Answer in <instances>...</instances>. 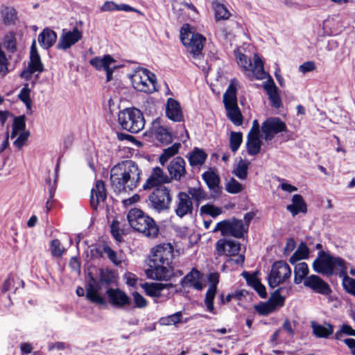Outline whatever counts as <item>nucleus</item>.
<instances>
[{
  "label": "nucleus",
  "instance_id": "nucleus-2",
  "mask_svg": "<svg viewBox=\"0 0 355 355\" xmlns=\"http://www.w3.org/2000/svg\"><path fill=\"white\" fill-rule=\"evenodd\" d=\"M173 257V248L170 243H163L153 248L149 260L147 277L155 280H168L173 275L170 266Z\"/></svg>",
  "mask_w": 355,
  "mask_h": 355
},
{
  "label": "nucleus",
  "instance_id": "nucleus-16",
  "mask_svg": "<svg viewBox=\"0 0 355 355\" xmlns=\"http://www.w3.org/2000/svg\"><path fill=\"white\" fill-rule=\"evenodd\" d=\"M193 204L191 197L187 192L180 191L176 196L174 211L177 216L183 218L192 214Z\"/></svg>",
  "mask_w": 355,
  "mask_h": 355
},
{
  "label": "nucleus",
  "instance_id": "nucleus-20",
  "mask_svg": "<svg viewBox=\"0 0 355 355\" xmlns=\"http://www.w3.org/2000/svg\"><path fill=\"white\" fill-rule=\"evenodd\" d=\"M167 169L171 176L170 180H180L187 173L185 162L180 157H177L171 160Z\"/></svg>",
  "mask_w": 355,
  "mask_h": 355
},
{
  "label": "nucleus",
  "instance_id": "nucleus-34",
  "mask_svg": "<svg viewBox=\"0 0 355 355\" xmlns=\"http://www.w3.org/2000/svg\"><path fill=\"white\" fill-rule=\"evenodd\" d=\"M202 177L210 189L216 193L219 192V178L215 173L207 171L202 175Z\"/></svg>",
  "mask_w": 355,
  "mask_h": 355
},
{
  "label": "nucleus",
  "instance_id": "nucleus-56",
  "mask_svg": "<svg viewBox=\"0 0 355 355\" xmlns=\"http://www.w3.org/2000/svg\"><path fill=\"white\" fill-rule=\"evenodd\" d=\"M29 135L30 133L28 131L21 132L17 139L14 141V145L18 148H21L25 144Z\"/></svg>",
  "mask_w": 355,
  "mask_h": 355
},
{
  "label": "nucleus",
  "instance_id": "nucleus-21",
  "mask_svg": "<svg viewBox=\"0 0 355 355\" xmlns=\"http://www.w3.org/2000/svg\"><path fill=\"white\" fill-rule=\"evenodd\" d=\"M107 198V191L105 183L103 180H97L94 187L91 190L90 203L94 209H97L101 202H104Z\"/></svg>",
  "mask_w": 355,
  "mask_h": 355
},
{
  "label": "nucleus",
  "instance_id": "nucleus-60",
  "mask_svg": "<svg viewBox=\"0 0 355 355\" xmlns=\"http://www.w3.org/2000/svg\"><path fill=\"white\" fill-rule=\"evenodd\" d=\"M234 174L240 179L244 178V161L241 158L236 167L234 169Z\"/></svg>",
  "mask_w": 355,
  "mask_h": 355
},
{
  "label": "nucleus",
  "instance_id": "nucleus-13",
  "mask_svg": "<svg viewBox=\"0 0 355 355\" xmlns=\"http://www.w3.org/2000/svg\"><path fill=\"white\" fill-rule=\"evenodd\" d=\"M83 38V31L73 27L71 30L63 28L59 37L57 49L66 51L77 44Z\"/></svg>",
  "mask_w": 355,
  "mask_h": 355
},
{
  "label": "nucleus",
  "instance_id": "nucleus-50",
  "mask_svg": "<svg viewBox=\"0 0 355 355\" xmlns=\"http://www.w3.org/2000/svg\"><path fill=\"white\" fill-rule=\"evenodd\" d=\"M263 87L268 95V97L278 93V88L275 85L271 76H269V78L263 83Z\"/></svg>",
  "mask_w": 355,
  "mask_h": 355
},
{
  "label": "nucleus",
  "instance_id": "nucleus-32",
  "mask_svg": "<svg viewBox=\"0 0 355 355\" xmlns=\"http://www.w3.org/2000/svg\"><path fill=\"white\" fill-rule=\"evenodd\" d=\"M260 137V134H253L252 132L248 133V142L246 145L248 153L250 155H254L259 153L262 144Z\"/></svg>",
  "mask_w": 355,
  "mask_h": 355
},
{
  "label": "nucleus",
  "instance_id": "nucleus-39",
  "mask_svg": "<svg viewBox=\"0 0 355 355\" xmlns=\"http://www.w3.org/2000/svg\"><path fill=\"white\" fill-rule=\"evenodd\" d=\"M212 7L215 11L216 20H225L229 18L230 14L224 4L216 1L212 3Z\"/></svg>",
  "mask_w": 355,
  "mask_h": 355
},
{
  "label": "nucleus",
  "instance_id": "nucleus-25",
  "mask_svg": "<svg viewBox=\"0 0 355 355\" xmlns=\"http://www.w3.org/2000/svg\"><path fill=\"white\" fill-rule=\"evenodd\" d=\"M250 69L252 76L258 80L268 79L270 76L263 69V63L257 53H254L252 61L250 60Z\"/></svg>",
  "mask_w": 355,
  "mask_h": 355
},
{
  "label": "nucleus",
  "instance_id": "nucleus-48",
  "mask_svg": "<svg viewBox=\"0 0 355 355\" xmlns=\"http://www.w3.org/2000/svg\"><path fill=\"white\" fill-rule=\"evenodd\" d=\"M201 273L196 269L193 268L182 280V285L192 284L196 280H200Z\"/></svg>",
  "mask_w": 355,
  "mask_h": 355
},
{
  "label": "nucleus",
  "instance_id": "nucleus-49",
  "mask_svg": "<svg viewBox=\"0 0 355 355\" xmlns=\"http://www.w3.org/2000/svg\"><path fill=\"white\" fill-rule=\"evenodd\" d=\"M30 92H31V90L28 87V85L26 84L21 89V90L19 94V98L25 103V105L28 110H31V100L30 98Z\"/></svg>",
  "mask_w": 355,
  "mask_h": 355
},
{
  "label": "nucleus",
  "instance_id": "nucleus-61",
  "mask_svg": "<svg viewBox=\"0 0 355 355\" xmlns=\"http://www.w3.org/2000/svg\"><path fill=\"white\" fill-rule=\"evenodd\" d=\"M208 281L210 284L209 288L217 290V285L219 282V274L218 272H212L208 275Z\"/></svg>",
  "mask_w": 355,
  "mask_h": 355
},
{
  "label": "nucleus",
  "instance_id": "nucleus-6",
  "mask_svg": "<svg viewBox=\"0 0 355 355\" xmlns=\"http://www.w3.org/2000/svg\"><path fill=\"white\" fill-rule=\"evenodd\" d=\"M118 121L121 128L131 133H138L145 125L142 112L137 108H126L119 112Z\"/></svg>",
  "mask_w": 355,
  "mask_h": 355
},
{
  "label": "nucleus",
  "instance_id": "nucleus-15",
  "mask_svg": "<svg viewBox=\"0 0 355 355\" xmlns=\"http://www.w3.org/2000/svg\"><path fill=\"white\" fill-rule=\"evenodd\" d=\"M44 71V65L41 61L40 56L37 52L36 43L34 40L31 46L30 62L28 68L24 70L20 76L25 79H30L31 75L35 72L41 73Z\"/></svg>",
  "mask_w": 355,
  "mask_h": 355
},
{
  "label": "nucleus",
  "instance_id": "nucleus-63",
  "mask_svg": "<svg viewBox=\"0 0 355 355\" xmlns=\"http://www.w3.org/2000/svg\"><path fill=\"white\" fill-rule=\"evenodd\" d=\"M126 280V284L130 286H135L137 284V277L135 275L131 272H126L124 275Z\"/></svg>",
  "mask_w": 355,
  "mask_h": 355
},
{
  "label": "nucleus",
  "instance_id": "nucleus-4",
  "mask_svg": "<svg viewBox=\"0 0 355 355\" xmlns=\"http://www.w3.org/2000/svg\"><path fill=\"white\" fill-rule=\"evenodd\" d=\"M129 225L136 231L148 238H155L159 234V227L153 218L139 209H132L127 214Z\"/></svg>",
  "mask_w": 355,
  "mask_h": 355
},
{
  "label": "nucleus",
  "instance_id": "nucleus-28",
  "mask_svg": "<svg viewBox=\"0 0 355 355\" xmlns=\"http://www.w3.org/2000/svg\"><path fill=\"white\" fill-rule=\"evenodd\" d=\"M37 40L42 48L48 49L55 43L57 34L53 30L46 28L39 34Z\"/></svg>",
  "mask_w": 355,
  "mask_h": 355
},
{
  "label": "nucleus",
  "instance_id": "nucleus-35",
  "mask_svg": "<svg viewBox=\"0 0 355 355\" xmlns=\"http://www.w3.org/2000/svg\"><path fill=\"white\" fill-rule=\"evenodd\" d=\"M1 16L6 25L15 24L17 20L16 10L12 7H4L1 10Z\"/></svg>",
  "mask_w": 355,
  "mask_h": 355
},
{
  "label": "nucleus",
  "instance_id": "nucleus-7",
  "mask_svg": "<svg viewBox=\"0 0 355 355\" xmlns=\"http://www.w3.org/2000/svg\"><path fill=\"white\" fill-rule=\"evenodd\" d=\"M115 279L116 276L113 271L108 269L101 270L98 282L95 284L94 279H92L93 282H89L87 286L86 298L91 302L100 305L105 304V299L98 293L101 285L109 286L115 282Z\"/></svg>",
  "mask_w": 355,
  "mask_h": 355
},
{
  "label": "nucleus",
  "instance_id": "nucleus-8",
  "mask_svg": "<svg viewBox=\"0 0 355 355\" xmlns=\"http://www.w3.org/2000/svg\"><path fill=\"white\" fill-rule=\"evenodd\" d=\"M180 39L194 58L197 59L202 56V51L206 40L204 36L192 32L190 26L185 24L180 30Z\"/></svg>",
  "mask_w": 355,
  "mask_h": 355
},
{
  "label": "nucleus",
  "instance_id": "nucleus-41",
  "mask_svg": "<svg viewBox=\"0 0 355 355\" xmlns=\"http://www.w3.org/2000/svg\"><path fill=\"white\" fill-rule=\"evenodd\" d=\"M180 147V144L175 143L173 144L171 146L165 148L163 151V153L159 157V162L160 163L164 165L165 162H167V160L172 156H174L176 155L178 151L179 148Z\"/></svg>",
  "mask_w": 355,
  "mask_h": 355
},
{
  "label": "nucleus",
  "instance_id": "nucleus-5",
  "mask_svg": "<svg viewBox=\"0 0 355 355\" xmlns=\"http://www.w3.org/2000/svg\"><path fill=\"white\" fill-rule=\"evenodd\" d=\"M238 86V80L235 78L232 79L223 96L227 116L235 125H241L243 122V116L237 104L236 92Z\"/></svg>",
  "mask_w": 355,
  "mask_h": 355
},
{
  "label": "nucleus",
  "instance_id": "nucleus-9",
  "mask_svg": "<svg viewBox=\"0 0 355 355\" xmlns=\"http://www.w3.org/2000/svg\"><path fill=\"white\" fill-rule=\"evenodd\" d=\"M133 87L141 92L153 93L156 90L155 76L146 69L138 68L131 76Z\"/></svg>",
  "mask_w": 355,
  "mask_h": 355
},
{
  "label": "nucleus",
  "instance_id": "nucleus-46",
  "mask_svg": "<svg viewBox=\"0 0 355 355\" xmlns=\"http://www.w3.org/2000/svg\"><path fill=\"white\" fill-rule=\"evenodd\" d=\"M103 252L115 266H119L122 263L123 259L121 256L117 254L110 246L105 245L103 247Z\"/></svg>",
  "mask_w": 355,
  "mask_h": 355
},
{
  "label": "nucleus",
  "instance_id": "nucleus-37",
  "mask_svg": "<svg viewBox=\"0 0 355 355\" xmlns=\"http://www.w3.org/2000/svg\"><path fill=\"white\" fill-rule=\"evenodd\" d=\"M309 254V250L304 243H301L297 250L291 257L289 261L292 264H295L301 259H306Z\"/></svg>",
  "mask_w": 355,
  "mask_h": 355
},
{
  "label": "nucleus",
  "instance_id": "nucleus-51",
  "mask_svg": "<svg viewBox=\"0 0 355 355\" xmlns=\"http://www.w3.org/2000/svg\"><path fill=\"white\" fill-rule=\"evenodd\" d=\"M255 310L261 315H267L274 311V306L268 301L266 303H260L254 305Z\"/></svg>",
  "mask_w": 355,
  "mask_h": 355
},
{
  "label": "nucleus",
  "instance_id": "nucleus-26",
  "mask_svg": "<svg viewBox=\"0 0 355 355\" xmlns=\"http://www.w3.org/2000/svg\"><path fill=\"white\" fill-rule=\"evenodd\" d=\"M166 115L173 121L180 122L183 120L182 107L175 99L169 98L166 105Z\"/></svg>",
  "mask_w": 355,
  "mask_h": 355
},
{
  "label": "nucleus",
  "instance_id": "nucleus-27",
  "mask_svg": "<svg viewBox=\"0 0 355 355\" xmlns=\"http://www.w3.org/2000/svg\"><path fill=\"white\" fill-rule=\"evenodd\" d=\"M257 273L258 272L250 274L248 272H245V281L250 286L256 291V292L261 298H266L267 297L266 287L263 284H261L259 279L257 277Z\"/></svg>",
  "mask_w": 355,
  "mask_h": 355
},
{
  "label": "nucleus",
  "instance_id": "nucleus-62",
  "mask_svg": "<svg viewBox=\"0 0 355 355\" xmlns=\"http://www.w3.org/2000/svg\"><path fill=\"white\" fill-rule=\"evenodd\" d=\"M118 4L113 1H106L101 6V10L103 12L117 10Z\"/></svg>",
  "mask_w": 355,
  "mask_h": 355
},
{
  "label": "nucleus",
  "instance_id": "nucleus-23",
  "mask_svg": "<svg viewBox=\"0 0 355 355\" xmlns=\"http://www.w3.org/2000/svg\"><path fill=\"white\" fill-rule=\"evenodd\" d=\"M110 302L116 307H123L130 304L129 297L120 289L109 288L106 291Z\"/></svg>",
  "mask_w": 355,
  "mask_h": 355
},
{
  "label": "nucleus",
  "instance_id": "nucleus-47",
  "mask_svg": "<svg viewBox=\"0 0 355 355\" xmlns=\"http://www.w3.org/2000/svg\"><path fill=\"white\" fill-rule=\"evenodd\" d=\"M216 293V290L209 288L207 291L205 299V304L207 307V310L211 313H214V300Z\"/></svg>",
  "mask_w": 355,
  "mask_h": 355
},
{
  "label": "nucleus",
  "instance_id": "nucleus-11",
  "mask_svg": "<svg viewBox=\"0 0 355 355\" xmlns=\"http://www.w3.org/2000/svg\"><path fill=\"white\" fill-rule=\"evenodd\" d=\"M220 231L223 236L242 238L244 235V223L242 220L232 218L218 223L213 232Z\"/></svg>",
  "mask_w": 355,
  "mask_h": 355
},
{
  "label": "nucleus",
  "instance_id": "nucleus-17",
  "mask_svg": "<svg viewBox=\"0 0 355 355\" xmlns=\"http://www.w3.org/2000/svg\"><path fill=\"white\" fill-rule=\"evenodd\" d=\"M115 62L116 61L110 55H105L102 58L96 56L89 60V64L96 70H104L106 71V80L107 82L112 79L113 71L116 69Z\"/></svg>",
  "mask_w": 355,
  "mask_h": 355
},
{
  "label": "nucleus",
  "instance_id": "nucleus-3",
  "mask_svg": "<svg viewBox=\"0 0 355 355\" xmlns=\"http://www.w3.org/2000/svg\"><path fill=\"white\" fill-rule=\"evenodd\" d=\"M313 268L316 272L324 275L331 276L337 272L340 277L344 275L347 269V263L344 259L339 257H334L324 251H321L314 260Z\"/></svg>",
  "mask_w": 355,
  "mask_h": 355
},
{
  "label": "nucleus",
  "instance_id": "nucleus-55",
  "mask_svg": "<svg viewBox=\"0 0 355 355\" xmlns=\"http://www.w3.org/2000/svg\"><path fill=\"white\" fill-rule=\"evenodd\" d=\"M226 190L231 193H236L241 190V185L236 180L232 178L226 184Z\"/></svg>",
  "mask_w": 355,
  "mask_h": 355
},
{
  "label": "nucleus",
  "instance_id": "nucleus-1",
  "mask_svg": "<svg viewBox=\"0 0 355 355\" xmlns=\"http://www.w3.org/2000/svg\"><path fill=\"white\" fill-rule=\"evenodd\" d=\"M141 171L132 160L128 159L114 166L110 171L111 186L118 193L134 191L141 180Z\"/></svg>",
  "mask_w": 355,
  "mask_h": 355
},
{
  "label": "nucleus",
  "instance_id": "nucleus-42",
  "mask_svg": "<svg viewBox=\"0 0 355 355\" xmlns=\"http://www.w3.org/2000/svg\"><path fill=\"white\" fill-rule=\"evenodd\" d=\"M220 207H218L211 204H207L200 207V213L201 215H209L211 217H216L222 214Z\"/></svg>",
  "mask_w": 355,
  "mask_h": 355
},
{
  "label": "nucleus",
  "instance_id": "nucleus-29",
  "mask_svg": "<svg viewBox=\"0 0 355 355\" xmlns=\"http://www.w3.org/2000/svg\"><path fill=\"white\" fill-rule=\"evenodd\" d=\"M311 327L313 334L319 338H327L334 333V326L330 323H325L324 325H322L312 321Z\"/></svg>",
  "mask_w": 355,
  "mask_h": 355
},
{
  "label": "nucleus",
  "instance_id": "nucleus-14",
  "mask_svg": "<svg viewBox=\"0 0 355 355\" xmlns=\"http://www.w3.org/2000/svg\"><path fill=\"white\" fill-rule=\"evenodd\" d=\"M261 131L266 141L272 140L275 136L282 132H286V123L278 117H270L261 125Z\"/></svg>",
  "mask_w": 355,
  "mask_h": 355
},
{
  "label": "nucleus",
  "instance_id": "nucleus-58",
  "mask_svg": "<svg viewBox=\"0 0 355 355\" xmlns=\"http://www.w3.org/2000/svg\"><path fill=\"white\" fill-rule=\"evenodd\" d=\"M46 182L48 184V190H49V197L48 200H52L55 196V190H56V182H57L56 174L55 175V178H54L53 182H51L50 179L46 180Z\"/></svg>",
  "mask_w": 355,
  "mask_h": 355
},
{
  "label": "nucleus",
  "instance_id": "nucleus-43",
  "mask_svg": "<svg viewBox=\"0 0 355 355\" xmlns=\"http://www.w3.org/2000/svg\"><path fill=\"white\" fill-rule=\"evenodd\" d=\"M243 141V134L241 132L232 131L230 137V147L232 152L235 153L240 147Z\"/></svg>",
  "mask_w": 355,
  "mask_h": 355
},
{
  "label": "nucleus",
  "instance_id": "nucleus-36",
  "mask_svg": "<svg viewBox=\"0 0 355 355\" xmlns=\"http://www.w3.org/2000/svg\"><path fill=\"white\" fill-rule=\"evenodd\" d=\"M2 43L6 50L10 53H15L17 50V35L13 31L6 34L3 38Z\"/></svg>",
  "mask_w": 355,
  "mask_h": 355
},
{
  "label": "nucleus",
  "instance_id": "nucleus-52",
  "mask_svg": "<svg viewBox=\"0 0 355 355\" xmlns=\"http://www.w3.org/2000/svg\"><path fill=\"white\" fill-rule=\"evenodd\" d=\"M51 254L53 257H60L64 252L60 241L58 239L53 240L51 245Z\"/></svg>",
  "mask_w": 355,
  "mask_h": 355
},
{
  "label": "nucleus",
  "instance_id": "nucleus-54",
  "mask_svg": "<svg viewBox=\"0 0 355 355\" xmlns=\"http://www.w3.org/2000/svg\"><path fill=\"white\" fill-rule=\"evenodd\" d=\"M26 117L24 115H21L19 116H16L14 118V122L12 124V127L14 129L19 130V132L25 131L26 123H25Z\"/></svg>",
  "mask_w": 355,
  "mask_h": 355
},
{
  "label": "nucleus",
  "instance_id": "nucleus-33",
  "mask_svg": "<svg viewBox=\"0 0 355 355\" xmlns=\"http://www.w3.org/2000/svg\"><path fill=\"white\" fill-rule=\"evenodd\" d=\"M294 268V283L299 284L304 282V279L307 277L309 270L308 265L305 262H300L295 263Z\"/></svg>",
  "mask_w": 355,
  "mask_h": 355
},
{
  "label": "nucleus",
  "instance_id": "nucleus-12",
  "mask_svg": "<svg viewBox=\"0 0 355 355\" xmlns=\"http://www.w3.org/2000/svg\"><path fill=\"white\" fill-rule=\"evenodd\" d=\"M291 275V270L288 263L284 261L275 262L268 276V284L271 288H275L284 283Z\"/></svg>",
  "mask_w": 355,
  "mask_h": 355
},
{
  "label": "nucleus",
  "instance_id": "nucleus-45",
  "mask_svg": "<svg viewBox=\"0 0 355 355\" xmlns=\"http://www.w3.org/2000/svg\"><path fill=\"white\" fill-rule=\"evenodd\" d=\"M182 313L181 311H178L175 313L171 314L166 317H162L159 320V323L162 325L177 324L181 321Z\"/></svg>",
  "mask_w": 355,
  "mask_h": 355
},
{
  "label": "nucleus",
  "instance_id": "nucleus-44",
  "mask_svg": "<svg viewBox=\"0 0 355 355\" xmlns=\"http://www.w3.org/2000/svg\"><path fill=\"white\" fill-rule=\"evenodd\" d=\"M342 284L345 291L355 297V279L347 276V272L344 275H342Z\"/></svg>",
  "mask_w": 355,
  "mask_h": 355
},
{
  "label": "nucleus",
  "instance_id": "nucleus-30",
  "mask_svg": "<svg viewBox=\"0 0 355 355\" xmlns=\"http://www.w3.org/2000/svg\"><path fill=\"white\" fill-rule=\"evenodd\" d=\"M143 287L146 295L159 298L164 295L162 293L164 289L168 287H172V285L169 284L151 283L145 284Z\"/></svg>",
  "mask_w": 355,
  "mask_h": 355
},
{
  "label": "nucleus",
  "instance_id": "nucleus-10",
  "mask_svg": "<svg viewBox=\"0 0 355 355\" xmlns=\"http://www.w3.org/2000/svg\"><path fill=\"white\" fill-rule=\"evenodd\" d=\"M150 207L157 212L170 209L173 196L171 190L165 186H159L149 195Z\"/></svg>",
  "mask_w": 355,
  "mask_h": 355
},
{
  "label": "nucleus",
  "instance_id": "nucleus-64",
  "mask_svg": "<svg viewBox=\"0 0 355 355\" xmlns=\"http://www.w3.org/2000/svg\"><path fill=\"white\" fill-rule=\"evenodd\" d=\"M296 246V243L293 239H289L287 240L286 245L284 248V254H287L291 252Z\"/></svg>",
  "mask_w": 355,
  "mask_h": 355
},
{
  "label": "nucleus",
  "instance_id": "nucleus-38",
  "mask_svg": "<svg viewBox=\"0 0 355 355\" xmlns=\"http://www.w3.org/2000/svg\"><path fill=\"white\" fill-rule=\"evenodd\" d=\"M206 159L207 154L199 148H195L189 157V161L191 166L202 165Z\"/></svg>",
  "mask_w": 355,
  "mask_h": 355
},
{
  "label": "nucleus",
  "instance_id": "nucleus-31",
  "mask_svg": "<svg viewBox=\"0 0 355 355\" xmlns=\"http://www.w3.org/2000/svg\"><path fill=\"white\" fill-rule=\"evenodd\" d=\"M286 209L293 216H295L300 212L306 213V205L300 195L295 194L292 198V204L288 205Z\"/></svg>",
  "mask_w": 355,
  "mask_h": 355
},
{
  "label": "nucleus",
  "instance_id": "nucleus-18",
  "mask_svg": "<svg viewBox=\"0 0 355 355\" xmlns=\"http://www.w3.org/2000/svg\"><path fill=\"white\" fill-rule=\"evenodd\" d=\"M150 135L155 139L164 144H168L172 141L171 131L161 123L159 119L153 121L150 130Z\"/></svg>",
  "mask_w": 355,
  "mask_h": 355
},
{
  "label": "nucleus",
  "instance_id": "nucleus-24",
  "mask_svg": "<svg viewBox=\"0 0 355 355\" xmlns=\"http://www.w3.org/2000/svg\"><path fill=\"white\" fill-rule=\"evenodd\" d=\"M170 178L166 175L159 167L153 168L150 175L143 185L144 189H150L161 183L170 182Z\"/></svg>",
  "mask_w": 355,
  "mask_h": 355
},
{
  "label": "nucleus",
  "instance_id": "nucleus-19",
  "mask_svg": "<svg viewBox=\"0 0 355 355\" xmlns=\"http://www.w3.org/2000/svg\"><path fill=\"white\" fill-rule=\"evenodd\" d=\"M304 285L313 290L315 293L327 295L331 293L329 285L318 275H311L304 281Z\"/></svg>",
  "mask_w": 355,
  "mask_h": 355
},
{
  "label": "nucleus",
  "instance_id": "nucleus-22",
  "mask_svg": "<svg viewBox=\"0 0 355 355\" xmlns=\"http://www.w3.org/2000/svg\"><path fill=\"white\" fill-rule=\"evenodd\" d=\"M216 248L218 255L232 256L239 252L240 244L231 240L219 239L216 243Z\"/></svg>",
  "mask_w": 355,
  "mask_h": 355
},
{
  "label": "nucleus",
  "instance_id": "nucleus-40",
  "mask_svg": "<svg viewBox=\"0 0 355 355\" xmlns=\"http://www.w3.org/2000/svg\"><path fill=\"white\" fill-rule=\"evenodd\" d=\"M187 193H188L191 200H194L197 204L207 199L206 192L201 187H189Z\"/></svg>",
  "mask_w": 355,
  "mask_h": 355
},
{
  "label": "nucleus",
  "instance_id": "nucleus-53",
  "mask_svg": "<svg viewBox=\"0 0 355 355\" xmlns=\"http://www.w3.org/2000/svg\"><path fill=\"white\" fill-rule=\"evenodd\" d=\"M268 302H271V305L274 306V311L278 306H282L284 302V297L279 294V291H276L274 295L268 300Z\"/></svg>",
  "mask_w": 355,
  "mask_h": 355
},
{
  "label": "nucleus",
  "instance_id": "nucleus-59",
  "mask_svg": "<svg viewBox=\"0 0 355 355\" xmlns=\"http://www.w3.org/2000/svg\"><path fill=\"white\" fill-rule=\"evenodd\" d=\"M315 64L313 61H308L299 67V71L303 73L313 71L315 69Z\"/></svg>",
  "mask_w": 355,
  "mask_h": 355
},
{
  "label": "nucleus",
  "instance_id": "nucleus-57",
  "mask_svg": "<svg viewBox=\"0 0 355 355\" xmlns=\"http://www.w3.org/2000/svg\"><path fill=\"white\" fill-rule=\"evenodd\" d=\"M132 296L137 307L145 308L147 306V301L138 292H134Z\"/></svg>",
  "mask_w": 355,
  "mask_h": 355
}]
</instances>
